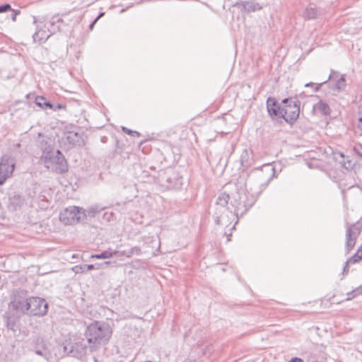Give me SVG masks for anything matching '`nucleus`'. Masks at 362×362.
<instances>
[{"label": "nucleus", "mask_w": 362, "mask_h": 362, "mask_svg": "<svg viewBox=\"0 0 362 362\" xmlns=\"http://www.w3.org/2000/svg\"><path fill=\"white\" fill-rule=\"evenodd\" d=\"M122 130L123 132H124L129 135L133 136H140L139 132H138L136 131L131 130L125 127H122Z\"/></svg>", "instance_id": "30"}, {"label": "nucleus", "mask_w": 362, "mask_h": 362, "mask_svg": "<svg viewBox=\"0 0 362 362\" xmlns=\"http://www.w3.org/2000/svg\"><path fill=\"white\" fill-rule=\"evenodd\" d=\"M57 25H60L61 28H63V30H64V27H65V23H64V21H63V23H57Z\"/></svg>", "instance_id": "42"}, {"label": "nucleus", "mask_w": 362, "mask_h": 362, "mask_svg": "<svg viewBox=\"0 0 362 362\" xmlns=\"http://www.w3.org/2000/svg\"><path fill=\"white\" fill-rule=\"evenodd\" d=\"M97 21H97V19H95V20H94V21H93L90 24V25H89V28H90V30H93V27H94V25H95V24L96 23V22H97Z\"/></svg>", "instance_id": "40"}, {"label": "nucleus", "mask_w": 362, "mask_h": 362, "mask_svg": "<svg viewBox=\"0 0 362 362\" xmlns=\"http://www.w3.org/2000/svg\"><path fill=\"white\" fill-rule=\"evenodd\" d=\"M300 101L296 98H285L281 102V118L292 124L299 117Z\"/></svg>", "instance_id": "4"}, {"label": "nucleus", "mask_w": 362, "mask_h": 362, "mask_svg": "<svg viewBox=\"0 0 362 362\" xmlns=\"http://www.w3.org/2000/svg\"><path fill=\"white\" fill-rule=\"evenodd\" d=\"M233 199L231 204L235 207L236 215H243L255 204L257 197L250 194L246 187H240L238 189L237 195Z\"/></svg>", "instance_id": "3"}, {"label": "nucleus", "mask_w": 362, "mask_h": 362, "mask_svg": "<svg viewBox=\"0 0 362 362\" xmlns=\"http://www.w3.org/2000/svg\"><path fill=\"white\" fill-rule=\"evenodd\" d=\"M112 335L110 326L105 323L95 322L89 325L86 329V336L91 348L106 344Z\"/></svg>", "instance_id": "2"}, {"label": "nucleus", "mask_w": 362, "mask_h": 362, "mask_svg": "<svg viewBox=\"0 0 362 362\" xmlns=\"http://www.w3.org/2000/svg\"><path fill=\"white\" fill-rule=\"evenodd\" d=\"M358 127L362 132V116L358 119Z\"/></svg>", "instance_id": "37"}, {"label": "nucleus", "mask_w": 362, "mask_h": 362, "mask_svg": "<svg viewBox=\"0 0 362 362\" xmlns=\"http://www.w3.org/2000/svg\"><path fill=\"white\" fill-rule=\"evenodd\" d=\"M51 35L48 33V30L43 29H39L35 31L33 35L34 42H37L40 44L45 42Z\"/></svg>", "instance_id": "19"}, {"label": "nucleus", "mask_w": 362, "mask_h": 362, "mask_svg": "<svg viewBox=\"0 0 362 362\" xmlns=\"http://www.w3.org/2000/svg\"><path fill=\"white\" fill-rule=\"evenodd\" d=\"M94 269L93 264H86V271H89Z\"/></svg>", "instance_id": "39"}, {"label": "nucleus", "mask_w": 362, "mask_h": 362, "mask_svg": "<svg viewBox=\"0 0 362 362\" xmlns=\"http://www.w3.org/2000/svg\"><path fill=\"white\" fill-rule=\"evenodd\" d=\"M328 81H330L331 83H333V86H331V88L334 91L341 92L345 90L346 87V81L345 74H341L339 72L331 70L330 74L328 78L320 83H308L305 84V87L309 86H315V91H317L321 86L326 83Z\"/></svg>", "instance_id": "5"}, {"label": "nucleus", "mask_w": 362, "mask_h": 362, "mask_svg": "<svg viewBox=\"0 0 362 362\" xmlns=\"http://www.w3.org/2000/svg\"><path fill=\"white\" fill-rule=\"evenodd\" d=\"M183 362H196V361L191 359H185Z\"/></svg>", "instance_id": "43"}, {"label": "nucleus", "mask_w": 362, "mask_h": 362, "mask_svg": "<svg viewBox=\"0 0 362 362\" xmlns=\"http://www.w3.org/2000/svg\"><path fill=\"white\" fill-rule=\"evenodd\" d=\"M28 305L29 298L23 296H15L11 301L12 308L17 312H21L22 313L28 314Z\"/></svg>", "instance_id": "13"}, {"label": "nucleus", "mask_w": 362, "mask_h": 362, "mask_svg": "<svg viewBox=\"0 0 362 362\" xmlns=\"http://www.w3.org/2000/svg\"><path fill=\"white\" fill-rule=\"evenodd\" d=\"M35 103L37 106H39L43 109H47V108L52 109V107H53L52 104L49 101H47L42 96H37L35 98Z\"/></svg>", "instance_id": "23"}, {"label": "nucleus", "mask_w": 362, "mask_h": 362, "mask_svg": "<svg viewBox=\"0 0 362 362\" xmlns=\"http://www.w3.org/2000/svg\"><path fill=\"white\" fill-rule=\"evenodd\" d=\"M73 271L76 274L84 273L86 272V264L76 265L73 268Z\"/></svg>", "instance_id": "32"}, {"label": "nucleus", "mask_w": 362, "mask_h": 362, "mask_svg": "<svg viewBox=\"0 0 362 362\" xmlns=\"http://www.w3.org/2000/svg\"><path fill=\"white\" fill-rule=\"evenodd\" d=\"M349 272V266H348V264H345V266L344 267L343 272H342V274H343L344 276H346V275H347V274H348Z\"/></svg>", "instance_id": "36"}, {"label": "nucleus", "mask_w": 362, "mask_h": 362, "mask_svg": "<svg viewBox=\"0 0 362 362\" xmlns=\"http://www.w3.org/2000/svg\"><path fill=\"white\" fill-rule=\"evenodd\" d=\"M11 9V6L8 4H5L0 6V13L6 12Z\"/></svg>", "instance_id": "34"}, {"label": "nucleus", "mask_w": 362, "mask_h": 362, "mask_svg": "<svg viewBox=\"0 0 362 362\" xmlns=\"http://www.w3.org/2000/svg\"><path fill=\"white\" fill-rule=\"evenodd\" d=\"M118 253V251L112 252L111 250H105L100 254L93 255L91 257L95 259H107L112 257L114 255Z\"/></svg>", "instance_id": "26"}, {"label": "nucleus", "mask_w": 362, "mask_h": 362, "mask_svg": "<svg viewBox=\"0 0 362 362\" xmlns=\"http://www.w3.org/2000/svg\"><path fill=\"white\" fill-rule=\"evenodd\" d=\"M354 151L357 155H358L359 156L362 157V145H361V144L356 145V146L354 147Z\"/></svg>", "instance_id": "33"}, {"label": "nucleus", "mask_w": 362, "mask_h": 362, "mask_svg": "<svg viewBox=\"0 0 362 362\" xmlns=\"http://www.w3.org/2000/svg\"><path fill=\"white\" fill-rule=\"evenodd\" d=\"M23 203V199L21 196H14L10 198V206L13 207V209H16L17 207H20Z\"/></svg>", "instance_id": "27"}, {"label": "nucleus", "mask_w": 362, "mask_h": 362, "mask_svg": "<svg viewBox=\"0 0 362 362\" xmlns=\"http://www.w3.org/2000/svg\"><path fill=\"white\" fill-rule=\"evenodd\" d=\"M334 159L339 160L341 166L347 170H351L355 165V163L352 160L348 158L346 160L342 153H334Z\"/></svg>", "instance_id": "16"}, {"label": "nucleus", "mask_w": 362, "mask_h": 362, "mask_svg": "<svg viewBox=\"0 0 362 362\" xmlns=\"http://www.w3.org/2000/svg\"><path fill=\"white\" fill-rule=\"evenodd\" d=\"M361 294H362V286H358V288L354 289L351 292L347 293L346 300H350Z\"/></svg>", "instance_id": "28"}, {"label": "nucleus", "mask_w": 362, "mask_h": 362, "mask_svg": "<svg viewBox=\"0 0 362 362\" xmlns=\"http://www.w3.org/2000/svg\"><path fill=\"white\" fill-rule=\"evenodd\" d=\"M288 362H303V361L300 358L295 357V358H293Z\"/></svg>", "instance_id": "38"}, {"label": "nucleus", "mask_w": 362, "mask_h": 362, "mask_svg": "<svg viewBox=\"0 0 362 362\" xmlns=\"http://www.w3.org/2000/svg\"><path fill=\"white\" fill-rule=\"evenodd\" d=\"M40 148L42 151L41 160L45 166L58 173H64L68 170V165L64 155L59 150L54 151L51 144L42 141Z\"/></svg>", "instance_id": "1"}, {"label": "nucleus", "mask_w": 362, "mask_h": 362, "mask_svg": "<svg viewBox=\"0 0 362 362\" xmlns=\"http://www.w3.org/2000/svg\"><path fill=\"white\" fill-rule=\"evenodd\" d=\"M229 195L226 192L221 193L218 197L217 198L216 205V212L215 213V222L216 224H221V216L218 215V214L223 210L226 211V206L228 205L229 201Z\"/></svg>", "instance_id": "12"}, {"label": "nucleus", "mask_w": 362, "mask_h": 362, "mask_svg": "<svg viewBox=\"0 0 362 362\" xmlns=\"http://www.w3.org/2000/svg\"><path fill=\"white\" fill-rule=\"evenodd\" d=\"M105 15V13L103 12H101L100 13V14L96 17L95 19H97V21H98L102 16H103Z\"/></svg>", "instance_id": "41"}, {"label": "nucleus", "mask_w": 362, "mask_h": 362, "mask_svg": "<svg viewBox=\"0 0 362 362\" xmlns=\"http://www.w3.org/2000/svg\"><path fill=\"white\" fill-rule=\"evenodd\" d=\"M267 109L272 118H281V105H279L274 98L269 97L267 100Z\"/></svg>", "instance_id": "14"}, {"label": "nucleus", "mask_w": 362, "mask_h": 362, "mask_svg": "<svg viewBox=\"0 0 362 362\" xmlns=\"http://www.w3.org/2000/svg\"><path fill=\"white\" fill-rule=\"evenodd\" d=\"M86 348V345L82 342L75 343L74 345L72 346L71 352H74V349H76L78 354H82L85 352Z\"/></svg>", "instance_id": "29"}, {"label": "nucleus", "mask_w": 362, "mask_h": 362, "mask_svg": "<svg viewBox=\"0 0 362 362\" xmlns=\"http://www.w3.org/2000/svg\"><path fill=\"white\" fill-rule=\"evenodd\" d=\"M258 179L261 182V193L269 184V182L276 177L275 168L271 163H267L262 166L258 173Z\"/></svg>", "instance_id": "8"}, {"label": "nucleus", "mask_w": 362, "mask_h": 362, "mask_svg": "<svg viewBox=\"0 0 362 362\" xmlns=\"http://www.w3.org/2000/svg\"><path fill=\"white\" fill-rule=\"evenodd\" d=\"M83 218L82 208L70 206L59 214V220L64 225H74Z\"/></svg>", "instance_id": "6"}, {"label": "nucleus", "mask_w": 362, "mask_h": 362, "mask_svg": "<svg viewBox=\"0 0 362 362\" xmlns=\"http://www.w3.org/2000/svg\"><path fill=\"white\" fill-rule=\"evenodd\" d=\"M103 209V207H100L98 205L91 206L87 210L82 209L83 218H85L86 216L94 217L97 214L100 213Z\"/></svg>", "instance_id": "21"}, {"label": "nucleus", "mask_w": 362, "mask_h": 362, "mask_svg": "<svg viewBox=\"0 0 362 362\" xmlns=\"http://www.w3.org/2000/svg\"><path fill=\"white\" fill-rule=\"evenodd\" d=\"M242 6V11L245 12H255L262 8V6L259 4L253 1H243L240 3Z\"/></svg>", "instance_id": "18"}, {"label": "nucleus", "mask_w": 362, "mask_h": 362, "mask_svg": "<svg viewBox=\"0 0 362 362\" xmlns=\"http://www.w3.org/2000/svg\"><path fill=\"white\" fill-rule=\"evenodd\" d=\"M31 346V350L37 355H39L46 359L49 358L50 351L48 349L47 342L43 337L40 335L33 337Z\"/></svg>", "instance_id": "10"}, {"label": "nucleus", "mask_w": 362, "mask_h": 362, "mask_svg": "<svg viewBox=\"0 0 362 362\" xmlns=\"http://www.w3.org/2000/svg\"><path fill=\"white\" fill-rule=\"evenodd\" d=\"M13 170V158L8 155H4L0 161V185L4 184L6 180L11 175Z\"/></svg>", "instance_id": "11"}, {"label": "nucleus", "mask_w": 362, "mask_h": 362, "mask_svg": "<svg viewBox=\"0 0 362 362\" xmlns=\"http://www.w3.org/2000/svg\"><path fill=\"white\" fill-rule=\"evenodd\" d=\"M361 259H362V257H361V256H359V255H358V253H356V254H355L354 256H352L351 257H350V258L346 261V264H349V263H352V264L356 263V262H359Z\"/></svg>", "instance_id": "31"}, {"label": "nucleus", "mask_w": 362, "mask_h": 362, "mask_svg": "<svg viewBox=\"0 0 362 362\" xmlns=\"http://www.w3.org/2000/svg\"><path fill=\"white\" fill-rule=\"evenodd\" d=\"M6 325L8 329H11L13 332H16L19 330V326L17 323V321L14 317L6 316Z\"/></svg>", "instance_id": "22"}, {"label": "nucleus", "mask_w": 362, "mask_h": 362, "mask_svg": "<svg viewBox=\"0 0 362 362\" xmlns=\"http://www.w3.org/2000/svg\"><path fill=\"white\" fill-rule=\"evenodd\" d=\"M315 109L321 112L323 115H329L330 113L329 106L325 102L320 100L315 105Z\"/></svg>", "instance_id": "25"}, {"label": "nucleus", "mask_w": 362, "mask_h": 362, "mask_svg": "<svg viewBox=\"0 0 362 362\" xmlns=\"http://www.w3.org/2000/svg\"><path fill=\"white\" fill-rule=\"evenodd\" d=\"M20 13V11L14 10L11 16V19L13 21H16V16Z\"/></svg>", "instance_id": "35"}, {"label": "nucleus", "mask_w": 362, "mask_h": 362, "mask_svg": "<svg viewBox=\"0 0 362 362\" xmlns=\"http://www.w3.org/2000/svg\"><path fill=\"white\" fill-rule=\"evenodd\" d=\"M28 314L42 316L47 313L48 304L45 299L39 297L29 298Z\"/></svg>", "instance_id": "9"}, {"label": "nucleus", "mask_w": 362, "mask_h": 362, "mask_svg": "<svg viewBox=\"0 0 362 362\" xmlns=\"http://www.w3.org/2000/svg\"><path fill=\"white\" fill-rule=\"evenodd\" d=\"M63 23V19L58 17L54 16L52 19L48 22V33L50 35L54 34L57 31H63V28H61L60 25H57V23Z\"/></svg>", "instance_id": "17"}, {"label": "nucleus", "mask_w": 362, "mask_h": 362, "mask_svg": "<svg viewBox=\"0 0 362 362\" xmlns=\"http://www.w3.org/2000/svg\"><path fill=\"white\" fill-rule=\"evenodd\" d=\"M319 16V11L316 7L308 6L304 11L303 16L308 20L317 18Z\"/></svg>", "instance_id": "20"}, {"label": "nucleus", "mask_w": 362, "mask_h": 362, "mask_svg": "<svg viewBox=\"0 0 362 362\" xmlns=\"http://www.w3.org/2000/svg\"><path fill=\"white\" fill-rule=\"evenodd\" d=\"M362 224L360 222L351 225L346 224V249L347 252L351 251L355 246L356 240L361 234Z\"/></svg>", "instance_id": "7"}, {"label": "nucleus", "mask_w": 362, "mask_h": 362, "mask_svg": "<svg viewBox=\"0 0 362 362\" xmlns=\"http://www.w3.org/2000/svg\"><path fill=\"white\" fill-rule=\"evenodd\" d=\"M121 255L126 256L127 257H131L134 255H139L141 253V248L139 246H134L132 248H130L128 250H123L121 252H119Z\"/></svg>", "instance_id": "24"}, {"label": "nucleus", "mask_w": 362, "mask_h": 362, "mask_svg": "<svg viewBox=\"0 0 362 362\" xmlns=\"http://www.w3.org/2000/svg\"><path fill=\"white\" fill-rule=\"evenodd\" d=\"M66 140L71 146H81L84 144L82 135L80 133L74 131H70L66 133Z\"/></svg>", "instance_id": "15"}]
</instances>
